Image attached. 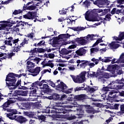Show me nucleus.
<instances>
[{"mask_svg":"<svg viewBox=\"0 0 124 124\" xmlns=\"http://www.w3.org/2000/svg\"><path fill=\"white\" fill-rule=\"evenodd\" d=\"M91 62H94V64L95 65V64H98V62H98V59H96L94 58H93L91 59Z\"/></svg>","mask_w":124,"mask_h":124,"instance_id":"nucleus-56","label":"nucleus"},{"mask_svg":"<svg viewBox=\"0 0 124 124\" xmlns=\"http://www.w3.org/2000/svg\"><path fill=\"white\" fill-rule=\"evenodd\" d=\"M88 65L89 66L90 68H93V67H94V66H95V64L93 62H91L88 61Z\"/></svg>","mask_w":124,"mask_h":124,"instance_id":"nucleus-54","label":"nucleus"},{"mask_svg":"<svg viewBox=\"0 0 124 124\" xmlns=\"http://www.w3.org/2000/svg\"><path fill=\"white\" fill-rule=\"evenodd\" d=\"M98 37V35L94 34H88L87 36L84 37L78 38L76 39V41L80 44V45H86L88 43H90L92 40H94Z\"/></svg>","mask_w":124,"mask_h":124,"instance_id":"nucleus-3","label":"nucleus"},{"mask_svg":"<svg viewBox=\"0 0 124 124\" xmlns=\"http://www.w3.org/2000/svg\"><path fill=\"white\" fill-rule=\"evenodd\" d=\"M124 114V105H122L120 106V111L117 112V114L118 116H121Z\"/></svg>","mask_w":124,"mask_h":124,"instance_id":"nucleus-33","label":"nucleus"},{"mask_svg":"<svg viewBox=\"0 0 124 124\" xmlns=\"http://www.w3.org/2000/svg\"><path fill=\"white\" fill-rule=\"evenodd\" d=\"M9 105H10V103L9 102H8V101L4 103V104L2 106V111L10 112V113H5L7 118H9L10 120H15V119L17 118V116L14 115L18 114V110L16 109L6 108L7 107H8V106H9Z\"/></svg>","mask_w":124,"mask_h":124,"instance_id":"nucleus-1","label":"nucleus"},{"mask_svg":"<svg viewBox=\"0 0 124 124\" xmlns=\"http://www.w3.org/2000/svg\"><path fill=\"white\" fill-rule=\"evenodd\" d=\"M22 96H27L28 95V91L22 90Z\"/></svg>","mask_w":124,"mask_h":124,"instance_id":"nucleus-61","label":"nucleus"},{"mask_svg":"<svg viewBox=\"0 0 124 124\" xmlns=\"http://www.w3.org/2000/svg\"><path fill=\"white\" fill-rule=\"evenodd\" d=\"M83 115H84V114H83V113L78 114H77V116H78V117L75 115H73L71 117V120H74V119H76V118H82V116H83Z\"/></svg>","mask_w":124,"mask_h":124,"instance_id":"nucleus-48","label":"nucleus"},{"mask_svg":"<svg viewBox=\"0 0 124 124\" xmlns=\"http://www.w3.org/2000/svg\"><path fill=\"white\" fill-rule=\"evenodd\" d=\"M85 18L87 21H89L90 22H95V21H97V18H96V17L91 18L90 17L89 11H87L85 13Z\"/></svg>","mask_w":124,"mask_h":124,"instance_id":"nucleus-19","label":"nucleus"},{"mask_svg":"<svg viewBox=\"0 0 124 124\" xmlns=\"http://www.w3.org/2000/svg\"><path fill=\"white\" fill-rule=\"evenodd\" d=\"M71 104L74 106H69V108H72L73 107H74V108H75V107H77V108L81 107V105H78V104H77V102H73L72 103H71Z\"/></svg>","mask_w":124,"mask_h":124,"instance_id":"nucleus-40","label":"nucleus"},{"mask_svg":"<svg viewBox=\"0 0 124 124\" xmlns=\"http://www.w3.org/2000/svg\"><path fill=\"white\" fill-rule=\"evenodd\" d=\"M103 70L104 71H107V65L103 66L101 69L98 68L97 70V73H100V71H102Z\"/></svg>","mask_w":124,"mask_h":124,"instance_id":"nucleus-44","label":"nucleus"},{"mask_svg":"<svg viewBox=\"0 0 124 124\" xmlns=\"http://www.w3.org/2000/svg\"><path fill=\"white\" fill-rule=\"evenodd\" d=\"M114 40H116V42H112L111 43L108 44V47H110V49H117L119 48L120 46V45L117 43H120L122 44V40L124 39V32H121L118 37H113Z\"/></svg>","mask_w":124,"mask_h":124,"instance_id":"nucleus-4","label":"nucleus"},{"mask_svg":"<svg viewBox=\"0 0 124 124\" xmlns=\"http://www.w3.org/2000/svg\"><path fill=\"white\" fill-rule=\"evenodd\" d=\"M111 14H108L105 16V18H104V19L105 20H107V21H110V19H111Z\"/></svg>","mask_w":124,"mask_h":124,"instance_id":"nucleus-55","label":"nucleus"},{"mask_svg":"<svg viewBox=\"0 0 124 124\" xmlns=\"http://www.w3.org/2000/svg\"><path fill=\"white\" fill-rule=\"evenodd\" d=\"M3 54H5V55H3V56H3L2 57V59L3 60H5V59H6V58L11 59V58H12V56H13L14 53L13 52H11V53H8V54H6L5 53H3Z\"/></svg>","mask_w":124,"mask_h":124,"instance_id":"nucleus-34","label":"nucleus"},{"mask_svg":"<svg viewBox=\"0 0 124 124\" xmlns=\"http://www.w3.org/2000/svg\"><path fill=\"white\" fill-rule=\"evenodd\" d=\"M107 71H114L115 70V66L112 65H107Z\"/></svg>","mask_w":124,"mask_h":124,"instance_id":"nucleus-41","label":"nucleus"},{"mask_svg":"<svg viewBox=\"0 0 124 124\" xmlns=\"http://www.w3.org/2000/svg\"><path fill=\"white\" fill-rule=\"evenodd\" d=\"M102 90L104 91V92H107V93L106 92L105 93H108V97H109V98H116V97H117V94H116V93H119V91L115 90L110 91L108 87L103 88Z\"/></svg>","mask_w":124,"mask_h":124,"instance_id":"nucleus-9","label":"nucleus"},{"mask_svg":"<svg viewBox=\"0 0 124 124\" xmlns=\"http://www.w3.org/2000/svg\"><path fill=\"white\" fill-rule=\"evenodd\" d=\"M29 43V38L26 37L24 39L22 42L20 44V46H24L25 44H28Z\"/></svg>","mask_w":124,"mask_h":124,"instance_id":"nucleus-39","label":"nucleus"},{"mask_svg":"<svg viewBox=\"0 0 124 124\" xmlns=\"http://www.w3.org/2000/svg\"><path fill=\"white\" fill-rule=\"evenodd\" d=\"M77 63H80L79 64V68L84 69L86 68V67L88 66L89 61L86 60H78L77 61Z\"/></svg>","mask_w":124,"mask_h":124,"instance_id":"nucleus-14","label":"nucleus"},{"mask_svg":"<svg viewBox=\"0 0 124 124\" xmlns=\"http://www.w3.org/2000/svg\"><path fill=\"white\" fill-rule=\"evenodd\" d=\"M98 74L100 75L98 77V81L103 83L106 82V79L109 77V74L105 73L104 71H100V73Z\"/></svg>","mask_w":124,"mask_h":124,"instance_id":"nucleus-11","label":"nucleus"},{"mask_svg":"<svg viewBox=\"0 0 124 124\" xmlns=\"http://www.w3.org/2000/svg\"><path fill=\"white\" fill-rule=\"evenodd\" d=\"M69 37H70V35L68 33L62 34L58 36V38L59 39H66L67 38H69Z\"/></svg>","mask_w":124,"mask_h":124,"instance_id":"nucleus-28","label":"nucleus"},{"mask_svg":"<svg viewBox=\"0 0 124 124\" xmlns=\"http://www.w3.org/2000/svg\"><path fill=\"white\" fill-rule=\"evenodd\" d=\"M83 4L85 7H87V8L91 5V2L89 0H86L84 2H83Z\"/></svg>","mask_w":124,"mask_h":124,"instance_id":"nucleus-47","label":"nucleus"},{"mask_svg":"<svg viewBox=\"0 0 124 124\" xmlns=\"http://www.w3.org/2000/svg\"><path fill=\"white\" fill-rule=\"evenodd\" d=\"M18 27L19 26H17V25L14 26L13 27V31H15L16 32H17V31H19V28H18Z\"/></svg>","mask_w":124,"mask_h":124,"instance_id":"nucleus-64","label":"nucleus"},{"mask_svg":"<svg viewBox=\"0 0 124 124\" xmlns=\"http://www.w3.org/2000/svg\"><path fill=\"white\" fill-rule=\"evenodd\" d=\"M71 30H73L75 31H84L86 28L83 27H74L70 28Z\"/></svg>","mask_w":124,"mask_h":124,"instance_id":"nucleus-26","label":"nucleus"},{"mask_svg":"<svg viewBox=\"0 0 124 124\" xmlns=\"http://www.w3.org/2000/svg\"><path fill=\"white\" fill-rule=\"evenodd\" d=\"M16 77H21V76L15 74L13 73L9 74L6 78V85L7 87H10V86H14L15 85V82H16Z\"/></svg>","mask_w":124,"mask_h":124,"instance_id":"nucleus-6","label":"nucleus"},{"mask_svg":"<svg viewBox=\"0 0 124 124\" xmlns=\"http://www.w3.org/2000/svg\"><path fill=\"white\" fill-rule=\"evenodd\" d=\"M16 121L17 122H18V123H20V124H23V123L27 122L28 120L25 117L22 116H20L16 118Z\"/></svg>","mask_w":124,"mask_h":124,"instance_id":"nucleus-24","label":"nucleus"},{"mask_svg":"<svg viewBox=\"0 0 124 124\" xmlns=\"http://www.w3.org/2000/svg\"><path fill=\"white\" fill-rule=\"evenodd\" d=\"M72 52V50H69L68 49H66V48H63L61 51V54L62 55H68V54H70Z\"/></svg>","mask_w":124,"mask_h":124,"instance_id":"nucleus-31","label":"nucleus"},{"mask_svg":"<svg viewBox=\"0 0 124 124\" xmlns=\"http://www.w3.org/2000/svg\"><path fill=\"white\" fill-rule=\"evenodd\" d=\"M0 23H2V21H0ZM0 26V31H3L6 29V26L5 24H1Z\"/></svg>","mask_w":124,"mask_h":124,"instance_id":"nucleus-53","label":"nucleus"},{"mask_svg":"<svg viewBox=\"0 0 124 124\" xmlns=\"http://www.w3.org/2000/svg\"><path fill=\"white\" fill-rule=\"evenodd\" d=\"M88 91L90 92V93H93V92H95L97 90V87L93 86V87L91 88L90 86H88L87 88H86Z\"/></svg>","mask_w":124,"mask_h":124,"instance_id":"nucleus-35","label":"nucleus"},{"mask_svg":"<svg viewBox=\"0 0 124 124\" xmlns=\"http://www.w3.org/2000/svg\"><path fill=\"white\" fill-rule=\"evenodd\" d=\"M27 69H31V68H34V66H35V63L31 62L30 61H28L27 62Z\"/></svg>","mask_w":124,"mask_h":124,"instance_id":"nucleus-25","label":"nucleus"},{"mask_svg":"<svg viewBox=\"0 0 124 124\" xmlns=\"http://www.w3.org/2000/svg\"><path fill=\"white\" fill-rule=\"evenodd\" d=\"M29 25V26H31V24H29L27 22H26L25 21H20L19 23H17L16 24L17 27H19V26H22V27H24V26Z\"/></svg>","mask_w":124,"mask_h":124,"instance_id":"nucleus-38","label":"nucleus"},{"mask_svg":"<svg viewBox=\"0 0 124 124\" xmlns=\"http://www.w3.org/2000/svg\"><path fill=\"white\" fill-rule=\"evenodd\" d=\"M45 57H46V58H49V59H54V58H55V54H54V53H49L46 54Z\"/></svg>","mask_w":124,"mask_h":124,"instance_id":"nucleus-51","label":"nucleus"},{"mask_svg":"<svg viewBox=\"0 0 124 124\" xmlns=\"http://www.w3.org/2000/svg\"><path fill=\"white\" fill-rule=\"evenodd\" d=\"M68 68L70 71H74V70H75V69H76V68H77V66L75 65H72L68 66Z\"/></svg>","mask_w":124,"mask_h":124,"instance_id":"nucleus-43","label":"nucleus"},{"mask_svg":"<svg viewBox=\"0 0 124 124\" xmlns=\"http://www.w3.org/2000/svg\"><path fill=\"white\" fill-rule=\"evenodd\" d=\"M87 53V50L84 48H80L78 50L76 51V53L78 56H80V57L82 56H84L85 54Z\"/></svg>","mask_w":124,"mask_h":124,"instance_id":"nucleus-20","label":"nucleus"},{"mask_svg":"<svg viewBox=\"0 0 124 124\" xmlns=\"http://www.w3.org/2000/svg\"><path fill=\"white\" fill-rule=\"evenodd\" d=\"M116 83H117V84H119L118 85H117L116 89L117 90H122V89H124V79H122L121 80L116 79Z\"/></svg>","mask_w":124,"mask_h":124,"instance_id":"nucleus-18","label":"nucleus"},{"mask_svg":"<svg viewBox=\"0 0 124 124\" xmlns=\"http://www.w3.org/2000/svg\"><path fill=\"white\" fill-rule=\"evenodd\" d=\"M31 107V105L29 103H24L21 104V105L19 106V108L22 109H30Z\"/></svg>","mask_w":124,"mask_h":124,"instance_id":"nucleus-22","label":"nucleus"},{"mask_svg":"<svg viewBox=\"0 0 124 124\" xmlns=\"http://www.w3.org/2000/svg\"><path fill=\"white\" fill-rule=\"evenodd\" d=\"M36 9V6L34 5H32L27 7L26 9L27 10H34Z\"/></svg>","mask_w":124,"mask_h":124,"instance_id":"nucleus-49","label":"nucleus"},{"mask_svg":"<svg viewBox=\"0 0 124 124\" xmlns=\"http://www.w3.org/2000/svg\"><path fill=\"white\" fill-rule=\"evenodd\" d=\"M87 97L86 94H80L75 96L74 94H71L68 97L67 100L68 101H72L73 99H76V100H83Z\"/></svg>","mask_w":124,"mask_h":124,"instance_id":"nucleus-10","label":"nucleus"},{"mask_svg":"<svg viewBox=\"0 0 124 124\" xmlns=\"http://www.w3.org/2000/svg\"><path fill=\"white\" fill-rule=\"evenodd\" d=\"M84 89V87H77L74 89L75 92H78V91H82Z\"/></svg>","mask_w":124,"mask_h":124,"instance_id":"nucleus-59","label":"nucleus"},{"mask_svg":"<svg viewBox=\"0 0 124 124\" xmlns=\"http://www.w3.org/2000/svg\"><path fill=\"white\" fill-rule=\"evenodd\" d=\"M100 42H102L101 40H97L96 42L93 45V47H95V46H96V45H98Z\"/></svg>","mask_w":124,"mask_h":124,"instance_id":"nucleus-60","label":"nucleus"},{"mask_svg":"<svg viewBox=\"0 0 124 124\" xmlns=\"http://www.w3.org/2000/svg\"><path fill=\"white\" fill-rule=\"evenodd\" d=\"M21 84V81H18L16 84V82H15V85H11L10 86H8L9 89L10 90H15V89H16L18 86Z\"/></svg>","mask_w":124,"mask_h":124,"instance_id":"nucleus-29","label":"nucleus"},{"mask_svg":"<svg viewBox=\"0 0 124 124\" xmlns=\"http://www.w3.org/2000/svg\"><path fill=\"white\" fill-rule=\"evenodd\" d=\"M17 100V98L11 97V98H9V99H8V101L10 103V104H11L12 103H15L16 102V101Z\"/></svg>","mask_w":124,"mask_h":124,"instance_id":"nucleus-37","label":"nucleus"},{"mask_svg":"<svg viewBox=\"0 0 124 124\" xmlns=\"http://www.w3.org/2000/svg\"><path fill=\"white\" fill-rule=\"evenodd\" d=\"M117 7H119L121 8V9H118L113 8L111 12V14L114 15L115 13L116 14H118V15H121V16H123L122 17V20H124V6L123 5H117Z\"/></svg>","mask_w":124,"mask_h":124,"instance_id":"nucleus-8","label":"nucleus"},{"mask_svg":"<svg viewBox=\"0 0 124 124\" xmlns=\"http://www.w3.org/2000/svg\"><path fill=\"white\" fill-rule=\"evenodd\" d=\"M98 52H99V47H93L90 49L91 56H94Z\"/></svg>","mask_w":124,"mask_h":124,"instance_id":"nucleus-23","label":"nucleus"},{"mask_svg":"<svg viewBox=\"0 0 124 124\" xmlns=\"http://www.w3.org/2000/svg\"><path fill=\"white\" fill-rule=\"evenodd\" d=\"M91 0V1L93 2V4H95L96 5H97V4H98V5H100V6H101V5H100L101 0H96L95 1H94L93 0Z\"/></svg>","mask_w":124,"mask_h":124,"instance_id":"nucleus-52","label":"nucleus"},{"mask_svg":"<svg viewBox=\"0 0 124 124\" xmlns=\"http://www.w3.org/2000/svg\"><path fill=\"white\" fill-rule=\"evenodd\" d=\"M41 82L39 81H35V82L32 83V88H34V89H38L37 87H41Z\"/></svg>","mask_w":124,"mask_h":124,"instance_id":"nucleus-30","label":"nucleus"},{"mask_svg":"<svg viewBox=\"0 0 124 124\" xmlns=\"http://www.w3.org/2000/svg\"><path fill=\"white\" fill-rule=\"evenodd\" d=\"M20 13H22V11H21L20 10H15L13 13V14H14V15H17L18 14H20Z\"/></svg>","mask_w":124,"mask_h":124,"instance_id":"nucleus-58","label":"nucleus"},{"mask_svg":"<svg viewBox=\"0 0 124 124\" xmlns=\"http://www.w3.org/2000/svg\"><path fill=\"white\" fill-rule=\"evenodd\" d=\"M19 39H13L12 37H10L8 38V40H6L4 41L5 45L7 46H11L14 48V52H19L20 51V48H21V46H19Z\"/></svg>","mask_w":124,"mask_h":124,"instance_id":"nucleus-2","label":"nucleus"},{"mask_svg":"<svg viewBox=\"0 0 124 124\" xmlns=\"http://www.w3.org/2000/svg\"><path fill=\"white\" fill-rule=\"evenodd\" d=\"M45 44V41H41L39 43L37 44V46H43Z\"/></svg>","mask_w":124,"mask_h":124,"instance_id":"nucleus-63","label":"nucleus"},{"mask_svg":"<svg viewBox=\"0 0 124 124\" xmlns=\"http://www.w3.org/2000/svg\"><path fill=\"white\" fill-rule=\"evenodd\" d=\"M87 74V77L86 78V79H88L89 78V76H90V77H94V76H95V72H91L90 73V72L88 71L86 73Z\"/></svg>","mask_w":124,"mask_h":124,"instance_id":"nucleus-36","label":"nucleus"},{"mask_svg":"<svg viewBox=\"0 0 124 124\" xmlns=\"http://www.w3.org/2000/svg\"><path fill=\"white\" fill-rule=\"evenodd\" d=\"M29 60H30V61H33L34 62H36V63H37V64H38V63H39V62L41 61V59H40V58L38 57H35L34 55H32L30 56L29 57Z\"/></svg>","mask_w":124,"mask_h":124,"instance_id":"nucleus-21","label":"nucleus"},{"mask_svg":"<svg viewBox=\"0 0 124 124\" xmlns=\"http://www.w3.org/2000/svg\"><path fill=\"white\" fill-rule=\"evenodd\" d=\"M40 69H41L40 67H36L35 69L29 70V72L31 73L32 76H37L40 72Z\"/></svg>","mask_w":124,"mask_h":124,"instance_id":"nucleus-16","label":"nucleus"},{"mask_svg":"<svg viewBox=\"0 0 124 124\" xmlns=\"http://www.w3.org/2000/svg\"><path fill=\"white\" fill-rule=\"evenodd\" d=\"M38 99V95H36V90L31 91L29 100L31 101H36Z\"/></svg>","mask_w":124,"mask_h":124,"instance_id":"nucleus-13","label":"nucleus"},{"mask_svg":"<svg viewBox=\"0 0 124 124\" xmlns=\"http://www.w3.org/2000/svg\"><path fill=\"white\" fill-rule=\"evenodd\" d=\"M86 112H87V113L88 114H94V113H95V112H94V109L92 107L88 109H86Z\"/></svg>","mask_w":124,"mask_h":124,"instance_id":"nucleus-45","label":"nucleus"},{"mask_svg":"<svg viewBox=\"0 0 124 124\" xmlns=\"http://www.w3.org/2000/svg\"><path fill=\"white\" fill-rule=\"evenodd\" d=\"M112 59L113 57H105L103 62H110Z\"/></svg>","mask_w":124,"mask_h":124,"instance_id":"nucleus-46","label":"nucleus"},{"mask_svg":"<svg viewBox=\"0 0 124 124\" xmlns=\"http://www.w3.org/2000/svg\"><path fill=\"white\" fill-rule=\"evenodd\" d=\"M15 93L17 95H22V90H16Z\"/></svg>","mask_w":124,"mask_h":124,"instance_id":"nucleus-62","label":"nucleus"},{"mask_svg":"<svg viewBox=\"0 0 124 124\" xmlns=\"http://www.w3.org/2000/svg\"><path fill=\"white\" fill-rule=\"evenodd\" d=\"M66 102L61 101L56 103V107L53 108V109L51 110V113L55 114H65L66 112L64 110V108H62V104H65Z\"/></svg>","mask_w":124,"mask_h":124,"instance_id":"nucleus-7","label":"nucleus"},{"mask_svg":"<svg viewBox=\"0 0 124 124\" xmlns=\"http://www.w3.org/2000/svg\"><path fill=\"white\" fill-rule=\"evenodd\" d=\"M25 115L29 118H36V112H25Z\"/></svg>","mask_w":124,"mask_h":124,"instance_id":"nucleus-32","label":"nucleus"},{"mask_svg":"<svg viewBox=\"0 0 124 124\" xmlns=\"http://www.w3.org/2000/svg\"><path fill=\"white\" fill-rule=\"evenodd\" d=\"M33 36H34V33L31 32V33L28 34L27 37V38H30L31 39L33 38Z\"/></svg>","mask_w":124,"mask_h":124,"instance_id":"nucleus-57","label":"nucleus"},{"mask_svg":"<svg viewBox=\"0 0 124 124\" xmlns=\"http://www.w3.org/2000/svg\"><path fill=\"white\" fill-rule=\"evenodd\" d=\"M87 72L83 71L81 72L80 74L77 76L73 75H70V76L75 83H77L78 84H82V83H84V82L86 81V78L85 76Z\"/></svg>","mask_w":124,"mask_h":124,"instance_id":"nucleus-5","label":"nucleus"},{"mask_svg":"<svg viewBox=\"0 0 124 124\" xmlns=\"http://www.w3.org/2000/svg\"><path fill=\"white\" fill-rule=\"evenodd\" d=\"M35 17H36V12H29L27 15L24 16L25 19H34Z\"/></svg>","mask_w":124,"mask_h":124,"instance_id":"nucleus-17","label":"nucleus"},{"mask_svg":"<svg viewBox=\"0 0 124 124\" xmlns=\"http://www.w3.org/2000/svg\"><path fill=\"white\" fill-rule=\"evenodd\" d=\"M56 88L58 89L60 91H63V90H66L67 89V86L66 84H64L63 82H61V80H57V82H56Z\"/></svg>","mask_w":124,"mask_h":124,"instance_id":"nucleus-12","label":"nucleus"},{"mask_svg":"<svg viewBox=\"0 0 124 124\" xmlns=\"http://www.w3.org/2000/svg\"><path fill=\"white\" fill-rule=\"evenodd\" d=\"M24 86L25 87V89H28V88H30V87H32V83L31 82H28L27 81H24Z\"/></svg>","mask_w":124,"mask_h":124,"instance_id":"nucleus-42","label":"nucleus"},{"mask_svg":"<svg viewBox=\"0 0 124 124\" xmlns=\"http://www.w3.org/2000/svg\"><path fill=\"white\" fill-rule=\"evenodd\" d=\"M110 2L108 0H101L100 5H98L99 7H104L105 5H108Z\"/></svg>","mask_w":124,"mask_h":124,"instance_id":"nucleus-27","label":"nucleus"},{"mask_svg":"<svg viewBox=\"0 0 124 124\" xmlns=\"http://www.w3.org/2000/svg\"><path fill=\"white\" fill-rule=\"evenodd\" d=\"M46 66H49L51 68H53V67H54V63L52 62V61H48V62L46 63Z\"/></svg>","mask_w":124,"mask_h":124,"instance_id":"nucleus-50","label":"nucleus"},{"mask_svg":"<svg viewBox=\"0 0 124 124\" xmlns=\"http://www.w3.org/2000/svg\"><path fill=\"white\" fill-rule=\"evenodd\" d=\"M124 63V53H122L118 60H117L116 59H113L111 61V63L114 64V63Z\"/></svg>","mask_w":124,"mask_h":124,"instance_id":"nucleus-15","label":"nucleus"}]
</instances>
